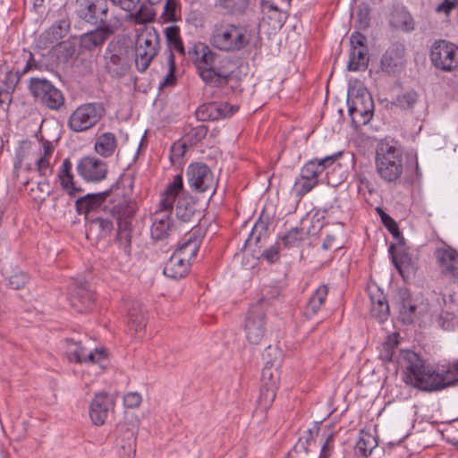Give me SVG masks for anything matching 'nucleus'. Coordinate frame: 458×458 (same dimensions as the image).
<instances>
[{
	"label": "nucleus",
	"instance_id": "e433bc0d",
	"mask_svg": "<svg viewBox=\"0 0 458 458\" xmlns=\"http://www.w3.org/2000/svg\"><path fill=\"white\" fill-rule=\"evenodd\" d=\"M106 199L105 193L87 194L79 197L76 200V208L80 214H88L98 208Z\"/></svg>",
	"mask_w": 458,
	"mask_h": 458
},
{
	"label": "nucleus",
	"instance_id": "13d9d810",
	"mask_svg": "<svg viewBox=\"0 0 458 458\" xmlns=\"http://www.w3.org/2000/svg\"><path fill=\"white\" fill-rule=\"evenodd\" d=\"M176 4L174 0H165L164 4L163 18L165 21H172L175 20Z\"/></svg>",
	"mask_w": 458,
	"mask_h": 458
},
{
	"label": "nucleus",
	"instance_id": "338daca9",
	"mask_svg": "<svg viewBox=\"0 0 458 458\" xmlns=\"http://www.w3.org/2000/svg\"><path fill=\"white\" fill-rule=\"evenodd\" d=\"M169 62H170V70H169L168 75L166 76V78L164 81V84H168L170 78H174V55L173 54L170 55Z\"/></svg>",
	"mask_w": 458,
	"mask_h": 458
},
{
	"label": "nucleus",
	"instance_id": "393cba45",
	"mask_svg": "<svg viewBox=\"0 0 458 458\" xmlns=\"http://www.w3.org/2000/svg\"><path fill=\"white\" fill-rule=\"evenodd\" d=\"M400 298V316L403 322L411 323L418 314L421 313L424 310L423 307L417 305L407 290L399 292Z\"/></svg>",
	"mask_w": 458,
	"mask_h": 458
},
{
	"label": "nucleus",
	"instance_id": "1a4fd4ad",
	"mask_svg": "<svg viewBox=\"0 0 458 458\" xmlns=\"http://www.w3.org/2000/svg\"><path fill=\"white\" fill-rule=\"evenodd\" d=\"M104 114L105 108L101 104H82L71 114L68 119V126L75 132L85 131L94 127Z\"/></svg>",
	"mask_w": 458,
	"mask_h": 458
},
{
	"label": "nucleus",
	"instance_id": "473e14b6",
	"mask_svg": "<svg viewBox=\"0 0 458 458\" xmlns=\"http://www.w3.org/2000/svg\"><path fill=\"white\" fill-rule=\"evenodd\" d=\"M175 202L174 211L176 217L182 222L190 221L195 214V208L193 203L185 198L183 187L176 196Z\"/></svg>",
	"mask_w": 458,
	"mask_h": 458
},
{
	"label": "nucleus",
	"instance_id": "bb28decb",
	"mask_svg": "<svg viewBox=\"0 0 458 458\" xmlns=\"http://www.w3.org/2000/svg\"><path fill=\"white\" fill-rule=\"evenodd\" d=\"M190 266L191 263H189L188 260H185L181 258L180 255L174 252L166 262L163 272L165 276L177 279L184 276L188 273Z\"/></svg>",
	"mask_w": 458,
	"mask_h": 458
},
{
	"label": "nucleus",
	"instance_id": "4be33fe9",
	"mask_svg": "<svg viewBox=\"0 0 458 458\" xmlns=\"http://www.w3.org/2000/svg\"><path fill=\"white\" fill-rule=\"evenodd\" d=\"M36 66L32 53H28L27 64L23 70L21 72L17 71L16 73L8 72L5 76V80L8 81L6 86L2 89L0 88V106L2 108H5L9 106L12 101V93L14 90L15 85L19 81L20 75L25 74L32 67Z\"/></svg>",
	"mask_w": 458,
	"mask_h": 458
},
{
	"label": "nucleus",
	"instance_id": "774afa93",
	"mask_svg": "<svg viewBox=\"0 0 458 458\" xmlns=\"http://www.w3.org/2000/svg\"><path fill=\"white\" fill-rule=\"evenodd\" d=\"M300 177H301L305 181L310 182L313 187H315L318 184V179H314V178L310 177L307 174H303V172H301V171Z\"/></svg>",
	"mask_w": 458,
	"mask_h": 458
},
{
	"label": "nucleus",
	"instance_id": "8fccbe9b",
	"mask_svg": "<svg viewBox=\"0 0 458 458\" xmlns=\"http://www.w3.org/2000/svg\"><path fill=\"white\" fill-rule=\"evenodd\" d=\"M267 365L277 366L283 359V352L277 345H269L264 352Z\"/></svg>",
	"mask_w": 458,
	"mask_h": 458
},
{
	"label": "nucleus",
	"instance_id": "6ab92c4d",
	"mask_svg": "<svg viewBox=\"0 0 458 458\" xmlns=\"http://www.w3.org/2000/svg\"><path fill=\"white\" fill-rule=\"evenodd\" d=\"M237 110V106L230 105L227 102H211L199 106L196 111V115L199 120L216 121L230 117Z\"/></svg>",
	"mask_w": 458,
	"mask_h": 458
},
{
	"label": "nucleus",
	"instance_id": "bf43d9fd",
	"mask_svg": "<svg viewBox=\"0 0 458 458\" xmlns=\"http://www.w3.org/2000/svg\"><path fill=\"white\" fill-rule=\"evenodd\" d=\"M457 8L458 0H444L436 7V12L438 13H445L446 16H448L453 10Z\"/></svg>",
	"mask_w": 458,
	"mask_h": 458
},
{
	"label": "nucleus",
	"instance_id": "3c124183",
	"mask_svg": "<svg viewBox=\"0 0 458 458\" xmlns=\"http://www.w3.org/2000/svg\"><path fill=\"white\" fill-rule=\"evenodd\" d=\"M378 214L380 215V218L384 225L387 228L390 233H392L394 237H398L400 235L399 228L395 221L386 212H384L381 208H377Z\"/></svg>",
	"mask_w": 458,
	"mask_h": 458
},
{
	"label": "nucleus",
	"instance_id": "f8f14e48",
	"mask_svg": "<svg viewBox=\"0 0 458 458\" xmlns=\"http://www.w3.org/2000/svg\"><path fill=\"white\" fill-rule=\"evenodd\" d=\"M65 344V353L70 361L98 364L100 369L105 367L107 356L104 350L87 351L81 341L73 339H66Z\"/></svg>",
	"mask_w": 458,
	"mask_h": 458
},
{
	"label": "nucleus",
	"instance_id": "a878e982",
	"mask_svg": "<svg viewBox=\"0 0 458 458\" xmlns=\"http://www.w3.org/2000/svg\"><path fill=\"white\" fill-rule=\"evenodd\" d=\"M54 147L48 140L42 141V148L35 158L37 171L41 176H47L52 174L51 158L53 156Z\"/></svg>",
	"mask_w": 458,
	"mask_h": 458
},
{
	"label": "nucleus",
	"instance_id": "5701e85b",
	"mask_svg": "<svg viewBox=\"0 0 458 458\" xmlns=\"http://www.w3.org/2000/svg\"><path fill=\"white\" fill-rule=\"evenodd\" d=\"M127 319L130 330L137 334L142 333L147 325V318L142 304L138 301H131L127 304Z\"/></svg>",
	"mask_w": 458,
	"mask_h": 458
},
{
	"label": "nucleus",
	"instance_id": "49530a36",
	"mask_svg": "<svg viewBox=\"0 0 458 458\" xmlns=\"http://www.w3.org/2000/svg\"><path fill=\"white\" fill-rule=\"evenodd\" d=\"M131 16L135 23L144 24L150 22L155 19L156 12L152 7L140 4L136 9V12Z\"/></svg>",
	"mask_w": 458,
	"mask_h": 458
},
{
	"label": "nucleus",
	"instance_id": "a211bd4d",
	"mask_svg": "<svg viewBox=\"0 0 458 458\" xmlns=\"http://www.w3.org/2000/svg\"><path fill=\"white\" fill-rule=\"evenodd\" d=\"M436 262L440 274L448 279L458 278V251L451 246L437 248L435 250Z\"/></svg>",
	"mask_w": 458,
	"mask_h": 458
},
{
	"label": "nucleus",
	"instance_id": "72a5a7b5",
	"mask_svg": "<svg viewBox=\"0 0 458 458\" xmlns=\"http://www.w3.org/2000/svg\"><path fill=\"white\" fill-rule=\"evenodd\" d=\"M75 13L79 18L89 23H97L101 19L96 12L95 0H76Z\"/></svg>",
	"mask_w": 458,
	"mask_h": 458
},
{
	"label": "nucleus",
	"instance_id": "603ef678",
	"mask_svg": "<svg viewBox=\"0 0 458 458\" xmlns=\"http://www.w3.org/2000/svg\"><path fill=\"white\" fill-rule=\"evenodd\" d=\"M32 170L30 168H22L21 160H20L19 163L15 165L14 171L17 182L26 187L29 186L31 183V182L27 174H30Z\"/></svg>",
	"mask_w": 458,
	"mask_h": 458
},
{
	"label": "nucleus",
	"instance_id": "20e7f679",
	"mask_svg": "<svg viewBox=\"0 0 458 458\" xmlns=\"http://www.w3.org/2000/svg\"><path fill=\"white\" fill-rule=\"evenodd\" d=\"M376 168L381 179L395 182L403 174L401 150L388 142H380L376 150Z\"/></svg>",
	"mask_w": 458,
	"mask_h": 458
},
{
	"label": "nucleus",
	"instance_id": "de8ad7c7",
	"mask_svg": "<svg viewBox=\"0 0 458 458\" xmlns=\"http://www.w3.org/2000/svg\"><path fill=\"white\" fill-rule=\"evenodd\" d=\"M91 230L98 231L100 237H106L111 233L114 229L113 222L107 218L97 217L89 223Z\"/></svg>",
	"mask_w": 458,
	"mask_h": 458
},
{
	"label": "nucleus",
	"instance_id": "4d7b16f0",
	"mask_svg": "<svg viewBox=\"0 0 458 458\" xmlns=\"http://www.w3.org/2000/svg\"><path fill=\"white\" fill-rule=\"evenodd\" d=\"M141 402V395L137 392H130L123 396V403L130 409L138 408Z\"/></svg>",
	"mask_w": 458,
	"mask_h": 458
},
{
	"label": "nucleus",
	"instance_id": "2eb2a0df",
	"mask_svg": "<svg viewBox=\"0 0 458 458\" xmlns=\"http://www.w3.org/2000/svg\"><path fill=\"white\" fill-rule=\"evenodd\" d=\"M105 68L114 78L124 76L129 70L126 48L118 43H110L105 55Z\"/></svg>",
	"mask_w": 458,
	"mask_h": 458
},
{
	"label": "nucleus",
	"instance_id": "dca6fc26",
	"mask_svg": "<svg viewBox=\"0 0 458 458\" xmlns=\"http://www.w3.org/2000/svg\"><path fill=\"white\" fill-rule=\"evenodd\" d=\"M190 187L198 192H214L216 182L210 169L203 164L191 165L187 171Z\"/></svg>",
	"mask_w": 458,
	"mask_h": 458
},
{
	"label": "nucleus",
	"instance_id": "f03ea898",
	"mask_svg": "<svg viewBox=\"0 0 458 458\" xmlns=\"http://www.w3.org/2000/svg\"><path fill=\"white\" fill-rule=\"evenodd\" d=\"M189 56L196 66L199 77L207 85L222 88L231 81V61L220 57L207 44L195 43L189 50Z\"/></svg>",
	"mask_w": 458,
	"mask_h": 458
},
{
	"label": "nucleus",
	"instance_id": "423d86ee",
	"mask_svg": "<svg viewBox=\"0 0 458 458\" xmlns=\"http://www.w3.org/2000/svg\"><path fill=\"white\" fill-rule=\"evenodd\" d=\"M160 48V38L153 27H145L135 41V66L144 72L149 67Z\"/></svg>",
	"mask_w": 458,
	"mask_h": 458
},
{
	"label": "nucleus",
	"instance_id": "c9c22d12",
	"mask_svg": "<svg viewBox=\"0 0 458 458\" xmlns=\"http://www.w3.org/2000/svg\"><path fill=\"white\" fill-rule=\"evenodd\" d=\"M371 315L379 322H383L388 318L389 307L386 297L382 293L377 292L370 295Z\"/></svg>",
	"mask_w": 458,
	"mask_h": 458
},
{
	"label": "nucleus",
	"instance_id": "052dcab7",
	"mask_svg": "<svg viewBox=\"0 0 458 458\" xmlns=\"http://www.w3.org/2000/svg\"><path fill=\"white\" fill-rule=\"evenodd\" d=\"M115 5H118L126 12L135 11L140 3V0H111Z\"/></svg>",
	"mask_w": 458,
	"mask_h": 458
},
{
	"label": "nucleus",
	"instance_id": "b1692460",
	"mask_svg": "<svg viewBox=\"0 0 458 458\" xmlns=\"http://www.w3.org/2000/svg\"><path fill=\"white\" fill-rule=\"evenodd\" d=\"M110 34L111 30L107 28H98L84 33L80 38V47L86 51L100 48Z\"/></svg>",
	"mask_w": 458,
	"mask_h": 458
},
{
	"label": "nucleus",
	"instance_id": "864d4df0",
	"mask_svg": "<svg viewBox=\"0 0 458 458\" xmlns=\"http://www.w3.org/2000/svg\"><path fill=\"white\" fill-rule=\"evenodd\" d=\"M314 187L310 182L305 181L301 177L296 179L293 191L295 193L297 197H302L309 191H310Z\"/></svg>",
	"mask_w": 458,
	"mask_h": 458
},
{
	"label": "nucleus",
	"instance_id": "a18cd8bd",
	"mask_svg": "<svg viewBox=\"0 0 458 458\" xmlns=\"http://www.w3.org/2000/svg\"><path fill=\"white\" fill-rule=\"evenodd\" d=\"M165 36L167 44L171 48L178 51L181 54H184V47L180 36V29L176 25H173L165 28Z\"/></svg>",
	"mask_w": 458,
	"mask_h": 458
},
{
	"label": "nucleus",
	"instance_id": "9d476101",
	"mask_svg": "<svg viewBox=\"0 0 458 458\" xmlns=\"http://www.w3.org/2000/svg\"><path fill=\"white\" fill-rule=\"evenodd\" d=\"M432 64L443 72L458 70V46L445 39L436 40L429 53Z\"/></svg>",
	"mask_w": 458,
	"mask_h": 458
},
{
	"label": "nucleus",
	"instance_id": "e2e57ef3",
	"mask_svg": "<svg viewBox=\"0 0 458 458\" xmlns=\"http://www.w3.org/2000/svg\"><path fill=\"white\" fill-rule=\"evenodd\" d=\"M280 244L271 246L263 253V257L269 262L274 263L279 259Z\"/></svg>",
	"mask_w": 458,
	"mask_h": 458
},
{
	"label": "nucleus",
	"instance_id": "c85d7f7f",
	"mask_svg": "<svg viewBox=\"0 0 458 458\" xmlns=\"http://www.w3.org/2000/svg\"><path fill=\"white\" fill-rule=\"evenodd\" d=\"M60 184L64 191L72 197H77L81 191V188L77 187L73 182V176L72 174V163L69 159H64L62 165V168L58 174Z\"/></svg>",
	"mask_w": 458,
	"mask_h": 458
},
{
	"label": "nucleus",
	"instance_id": "f3484780",
	"mask_svg": "<svg viewBox=\"0 0 458 458\" xmlns=\"http://www.w3.org/2000/svg\"><path fill=\"white\" fill-rule=\"evenodd\" d=\"M367 38L360 32H354L350 37V59L348 62L349 71H359L366 69L369 64V48Z\"/></svg>",
	"mask_w": 458,
	"mask_h": 458
},
{
	"label": "nucleus",
	"instance_id": "c756f323",
	"mask_svg": "<svg viewBox=\"0 0 458 458\" xmlns=\"http://www.w3.org/2000/svg\"><path fill=\"white\" fill-rule=\"evenodd\" d=\"M137 431L126 428L119 439V454L122 458H134L136 454Z\"/></svg>",
	"mask_w": 458,
	"mask_h": 458
},
{
	"label": "nucleus",
	"instance_id": "4468645a",
	"mask_svg": "<svg viewBox=\"0 0 458 458\" xmlns=\"http://www.w3.org/2000/svg\"><path fill=\"white\" fill-rule=\"evenodd\" d=\"M112 213L116 216L118 240L130 244L131 222L135 213V203L124 199L114 205Z\"/></svg>",
	"mask_w": 458,
	"mask_h": 458
},
{
	"label": "nucleus",
	"instance_id": "2f4dec72",
	"mask_svg": "<svg viewBox=\"0 0 458 458\" xmlns=\"http://www.w3.org/2000/svg\"><path fill=\"white\" fill-rule=\"evenodd\" d=\"M71 305L79 312H85L93 306V294L85 288H78L71 294Z\"/></svg>",
	"mask_w": 458,
	"mask_h": 458
},
{
	"label": "nucleus",
	"instance_id": "c03bdc74",
	"mask_svg": "<svg viewBox=\"0 0 458 458\" xmlns=\"http://www.w3.org/2000/svg\"><path fill=\"white\" fill-rule=\"evenodd\" d=\"M248 5V0H216V6L230 14H242Z\"/></svg>",
	"mask_w": 458,
	"mask_h": 458
},
{
	"label": "nucleus",
	"instance_id": "58836bf2",
	"mask_svg": "<svg viewBox=\"0 0 458 458\" xmlns=\"http://www.w3.org/2000/svg\"><path fill=\"white\" fill-rule=\"evenodd\" d=\"M377 446V440L374 434L366 430L360 431L359 439L356 443V449L362 456L368 457L370 455Z\"/></svg>",
	"mask_w": 458,
	"mask_h": 458
},
{
	"label": "nucleus",
	"instance_id": "4c0bfd02",
	"mask_svg": "<svg viewBox=\"0 0 458 458\" xmlns=\"http://www.w3.org/2000/svg\"><path fill=\"white\" fill-rule=\"evenodd\" d=\"M327 294L328 287L327 284L318 286L307 303L306 315L311 317L317 314L325 303Z\"/></svg>",
	"mask_w": 458,
	"mask_h": 458
},
{
	"label": "nucleus",
	"instance_id": "f257e3e1",
	"mask_svg": "<svg viewBox=\"0 0 458 458\" xmlns=\"http://www.w3.org/2000/svg\"><path fill=\"white\" fill-rule=\"evenodd\" d=\"M395 361L403 373V381L420 390H442L458 382V360L449 364L442 373L426 366L411 350H401Z\"/></svg>",
	"mask_w": 458,
	"mask_h": 458
},
{
	"label": "nucleus",
	"instance_id": "0e129e2a",
	"mask_svg": "<svg viewBox=\"0 0 458 458\" xmlns=\"http://www.w3.org/2000/svg\"><path fill=\"white\" fill-rule=\"evenodd\" d=\"M394 262L401 274H403V269L407 268L411 265V259L407 255L394 257Z\"/></svg>",
	"mask_w": 458,
	"mask_h": 458
},
{
	"label": "nucleus",
	"instance_id": "5fc2aeb1",
	"mask_svg": "<svg viewBox=\"0 0 458 458\" xmlns=\"http://www.w3.org/2000/svg\"><path fill=\"white\" fill-rule=\"evenodd\" d=\"M208 133V128L204 125H199L192 128L188 133L189 142L195 144L203 140Z\"/></svg>",
	"mask_w": 458,
	"mask_h": 458
},
{
	"label": "nucleus",
	"instance_id": "7c9ffc66",
	"mask_svg": "<svg viewBox=\"0 0 458 458\" xmlns=\"http://www.w3.org/2000/svg\"><path fill=\"white\" fill-rule=\"evenodd\" d=\"M117 148V140L114 133L104 132L99 135L95 142V151L104 157H111Z\"/></svg>",
	"mask_w": 458,
	"mask_h": 458
},
{
	"label": "nucleus",
	"instance_id": "6e6d98bb",
	"mask_svg": "<svg viewBox=\"0 0 458 458\" xmlns=\"http://www.w3.org/2000/svg\"><path fill=\"white\" fill-rule=\"evenodd\" d=\"M27 281V275L22 272H19L9 277V285L12 289L19 290L26 284Z\"/></svg>",
	"mask_w": 458,
	"mask_h": 458
},
{
	"label": "nucleus",
	"instance_id": "37998d69",
	"mask_svg": "<svg viewBox=\"0 0 458 458\" xmlns=\"http://www.w3.org/2000/svg\"><path fill=\"white\" fill-rule=\"evenodd\" d=\"M400 335L398 333H393L389 335L382 344L380 351V359L384 361H392L395 357V350L399 344Z\"/></svg>",
	"mask_w": 458,
	"mask_h": 458
},
{
	"label": "nucleus",
	"instance_id": "69168bd1",
	"mask_svg": "<svg viewBox=\"0 0 458 458\" xmlns=\"http://www.w3.org/2000/svg\"><path fill=\"white\" fill-rule=\"evenodd\" d=\"M96 12L98 13L101 19L98 21H103L108 11L107 4L106 0H95Z\"/></svg>",
	"mask_w": 458,
	"mask_h": 458
},
{
	"label": "nucleus",
	"instance_id": "aec40b11",
	"mask_svg": "<svg viewBox=\"0 0 458 458\" xmlns=\"http://www.w3.org/2000/svg\"><path fill=\"white\" fill-rule=\"evenodd\" d=\"M114 403V399L109 394L106 392L96 394L89 404V418L92 423L96 426H102Z\"/></svg>",
	"mask_w": 458,
	"mask_h": 458
},
{
	"label": "nucleus",
	"instance_id": "6e6552de",
	"mask_svg": "<svg viewBox=\"0 0 458 458\" xmlns=\"http://www.w3.org/2000/svg\"><path fill=\"white\" fill-rule=\"evenodd\" d=\"M348 112L355 127L367 124L373 116L374 103L365 88L357 89L356 94L349 92Z\"/></svg>",
	"mask_w": 458,
	"mask_h": 458
},
{
	"label": "nucleus",
	"instance_id": "0eeeda50",
	"mask_svg": "<svg viewBox=\"0 0 458 458\" xmlns=\"http://www.w3.org/2000/svg\"><path fill=\"white\" fill-rule=\"evenodd\" d=\"M268 306V301L262 298L252 304L247 312L243 329L246 340L250 344H260L266 335V312Z\"/></svg>",
	"mask_w": 458,
	"mask_h": 458
},
{
	"label": "nucleus",
	"instance_id": "9b49d317",
	"mask_svg": "<svg viewBox=\"0 0 458 458\" xmlns=\"http://www.w3.org/2000/svg\"><path fill=\"white\" fill-rule=\"evenodd\" d=\"M30 89L33 97L43 106L52 110H59L65 102L62 91L45 79L32 78Z\"/></svg>",
	"mask_w": 458,
	"mask_h": 458
},
{
	"label": "nucleus",
	"instance_id": "f704fd0d",
	"mask_svg": "<svg viewBox=\"0 0 458 458\" xmlns=\"http://www.w3.org/2000/svg\"><path fill=\"white\" fill-rule=\"evenodd\" d=\"M335 157L334 155L325 157L321 159H313L306 163L301 168L303 174H307L311 178L318 179L324 170L333 165Z\"/></svg>",
	"mask_w": 458,
	"mask_h": 458
},
{
	"label": "nucleus",
	"instance_id": "ea45409f",
	"mask_svg": "<svg viewBox=\"0 0 458 458\" xmlns=\"http://www.w3.org/2000/svg\"><path fill=\"white\" fill-rule=\"evenodd\" d=\"M391 23L394 27L405 32H410L415 29V21L411 14L407 11L401 9L392 13Z\"/></svg>",
	"mask_w": 458,
	"mask_h": 458
},
{
	"label": "nucleus",
	"instance_id": "ddd939ff",
	"mask_svg": "<svg viewBox=\"0 0 458 458\" xmlns=\"http://www.w3.org/2000/svg\"><path fill=\"white\" fill-rule=\"evenodd\" d=\"M280 381L278 366L266 365L261 373V387L259 404L267 410L274 402Z\"/></svg>",
	"mask_w": 458,
	"mask_h": 458
},
{
	"label": "nucleus",
	"instance_id": "09e8293b",
	"mask_svg": "<svg viewBox=\"0 0 458 458\" xmlns=\"http://www.w3.org/2000/svg\"><path fill=\"white\" fill-rule=\"evenodd\" d=\"M418 94L413 91H406L397 96L395 104L403 109H411L418 102Z\"/></svg>",
	"mask_w": 458,
	"mask_h": 458
},
{
	"label": "nucleus",
	"instance_id": "7ed1b4c3",
	"mask_svg": "<svg viewBox=\"0 0 458 458\" xmlns=\"http://www.w3.org/2000/svg\"><path fill=\"white\" fill-rule=\"evenodd\" d=\"M182 188V176L176 174L162 193L157 209L153 214L150 227L151 237L155 240L168 238L174 232L175 227L171 220L175 198Z\"/></svg>",
	"mask_w": 458,
	"mask_h": 458
},
{
	"label": "nucleus",
	"instance_id": "cd10ccee",
	"mask_svg": "<svg viewBox=\"0 0 458 458\" xmlns=\"http://www.w3.org/2000/svg\"><path fill=\"white\" fill-rule=\"evenodd\" d=\"M200 244V238L197 236L196 232H191L186 234L184 242L180 244L174 251L181 258L188 260L189 263L195 258Z\"/></svg>",
	"mask_w": 458,
	"mask_h": 458
},
{
	"label": "nucleus",
	"instance_id": "680f3d73",
	"mask_svg": "<svg viewBox=\"0 0 458 458\" xmlns=\"http://www.w3.org/2000/svg\"><path fill=\"white\" fill-rule=\"evenodd\" d=\"M334 447V434L327 436L326 440L321 447L320 458H328Z\"/></svg>",
	"mask_w": 458,
	"mask_h": 458
},
{
	"label": "nucleus",
	"instance_id": "39448f33",
	"mask_svg": "<svg viewBox=\"0 0 458 458\" xmlns=\"http://www.w3.org/2000/svg\"><path fill=\"white\" fill-rule=\"evenodd\" d=\"M209 42L221 51L236 52L248 45L249 38L245 28L231 23H220L212 30Z\"/></svg>",
	"mask_w": 458,
	"mask_h": 458
},
{
	"label": "nucleus",
	"instance_id": "412c9836",
	"mask_svg": "<svg viewBox=\"0 0 458 458\" xmlns=\"http://www.w3.org/2000/svg\"><path fill=\"white\" fill-rule=\"evenodd\" d=\"M78 174L89 182L103 180L107 172L106 165L102 160L92 157H85L77 164Z\"/></svg>",
	"mask_w": 458,
	"mask_h": 458
},
{
	"label": "nucleus",
	"instance_id": "79ce46f5",
	"mask_svg": "<svg viewBox=\"0 0 458 458\" xmlns=\"http://www.w3.org/2000/svg\"><path fill=\"white\" fill-rule=\"evenodd\" d=\"M32 186L29 190L30 198L38 204H42L46 199L50 195L52 187L49 182L43 178L36 183H31Z\"/></svg>",
	"mask_w": 458,
	"mask_h": 458
},
{
	"label": "nucleus",
	"instance_id": "a19ab883",
	"mask_svg": "<svg viewBox=\"0 0 458 458\" xmlns=\"http://www.w3.org/2000/svg\"><path fill=\"white\" fill-rule=\"evenodd\" d=\"M305 232L302 228L294 227L285 232L277 241V244L283 245L284 248H296L305 239Z\"/></svg>",
	"mask_w": 458,
	"mask_h": 458
}]
</instances>
